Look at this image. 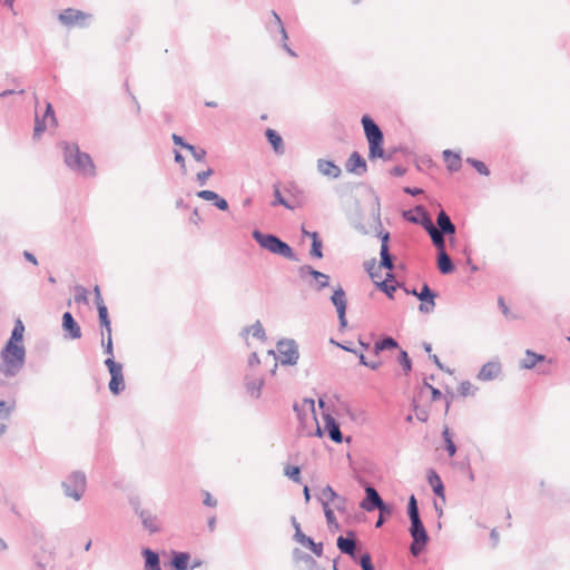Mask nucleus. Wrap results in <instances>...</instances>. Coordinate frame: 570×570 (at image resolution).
<instances>
[{"instance_id": "obj_1", "label": "nucleus", "mask_w": 570, "mask_h": 570, "mask_svg": "<svg viewBox=\"0 0 570 570\" xmlns=\"http://www.w3.org/2000/svg\"><path fill=\"white\" fill-rule=\"evenodd\" d=\"M66 166L85 177L95 176V165L91 157L79 149L75 142H62Z\"/></svg>"}, {"instance_id": "obj_2", "label": "nucleus", "mask_w": 570, "mask_h": 570, "mask_svg": "<svg viewBox=\"0 0 570 570\" xmlns=\"http://www.w3.org/2000/svg\"><path fill=\"white\" fill-rule=\"evenodd\" d=\"M0 372L7 376H16L26 362V348L22 343L7 341L0 352Z\"/></svg>"}, {"instance_id": "obj_3", "label": "nucleus", "mask_w": 570, "mask_h": 570, "mask_svg": "<svg viewBox=\"0 0 570 570\" xmlns=\"http://www.w3.org/2000/svg\"><path fill=\"white\" fill-rule=\"evenodd\" d=\"M361 122L368 142V158H384L386 160H390L391 156H386L383 150L384 136L381 128L368 115H364L361 119Z\"/></svg>"}, {"instance_id": "obj_4", "label": "nucleus", "mask_w": 570, "mask_h": 570, "mask_svg": "<svg viewBox=\"0 0 570 570\" xmlns=\"http://www.w3.org/2000/svg\"><path fill=\"white\" fill-rule=\"evenodd\" d=\"M252 236L262 248L271 252L272 254L279 255L289 261H297L293 248L278 236L274 234H265L258 229H255L252 233Z\"/></svg>"}, {"instance_id": "obj_5", "label": "nucleus", "mask_w": 570, "mask_h": 570, "mask_svg": "<svg viewBox=\"0 0 570 570\" xmlns=\"http://www.w3.org/2000/svg\"><path fill=\"white\" fill-rule=\"evenodd\" d=\"M107 346L108 341L105 343V340H102L104 353L108 355V357L105 360V365L110 373L109 390L114 395H118L126 387L122 374V365L116 362L114 358V346L111 345L110 352H107Z\"/></svg>"}, {"instance_id": "obj_6", "label": "nucleus", "mask_w": 570, "mask_h": 570, "mask_svg": "<svg viewBox=\"0 0 570 570\" xmlns=\"http://www.w3.org/2000/svg\"><path fill=\"white\" fill-rule=\"evenodd\" d=\"M63 494L75 501H80L87 488V480L83 472L73 471L62 482Z\"/></svg>"}, {"instance_id": "obj_7", "label": "nucleus", "mask_w": 570, "mask_h": 570, "mask_svg": "<svg viewBox=\"0 0 570 570\" xmlns=\"http://www.w3.org/2000/svg\"><path fill=\"white\" fill-rule=\"evenodd\" d=\"M411 525L409 532L412 537V543L410 546V552L412 556L417 557L425 549L430 537L421 520V518L410 520Z\"/></svg>"}, {"instance_id": "obj_8", "label": "nucleus", "mask_w": 570, "mask_h": 570, "mask_svg": "<svg viewBox=\"0 0 570 570\" xmlns=\"http://www.w3.org/2000/svg\"><path fill=\"white\" fill-rule=\"evenodd\" d=\"M360 507L367 512L377 510L382 514L391 515L393 513V507L385 503L372 485L365 487V498L360 503Z\"/></svg>"}, {"instance_id": "obj_9", "label": "nucleus", "mask_w": 570, "mask_h": 570, "mask_svg": "<svg viewBox=\"0 0 570 570\" xmlns=\"http://www.w3.org/2000/svg\"><path fill=\"white\" fill-rule=\"evenodd\" d=\"M277 352L282 365H295L299 358L298 347L294 340H281L277 343Z\"/></svg>"}, {"instance_id": "obj_10", "label": "nucleus", "mask_w": 570, "mask_h": 570, "mask_svg": "<svg viewBox=\"0 0 570 570\" xmlns=\"http://www.w3.org/2000/svg\"><path fill=\"white\" fill-rule=\"evenodd\" d=\"M135 513L140 518L141 523L150 533H157L161 530V524L156 514L150 510L141 509L138 500H131Z\"/></svg>"}, {"instance_id": "obj_11", "label": "nucleus", "mask_w": 570, "mask_h": 570, "mask_svg": "<svg viewBox=\"0 0 570 570\" xmlns=\"http://www.w3.org/2000/svg\"><path fill=\"white\" fill-rule=\"evenodd\" d=\"M94 293H95V303H96L97 309H98L99 324L101 327H105L108 333L107 352H110L111 351V323H110L109 315H108V308H107L106 304L104 303V299H102V296L100 293V288L98 285L95 286Z\"/></svg>"}, {"instance_id": "obj_12", "label": "nucleus", "mask_w": 570, "mask_h": 570, "mask_svg": "<svg viewBox=\"0 0 570 570\" xmlns=\"http://www.w3.org/2000/svg\"><path fill=\"white\" fill-rule=\"evenodd\" d=\"M90 17H91L90 14L85 13L80 10L68 8L59 14L58 19L63 26H67V27H72V26L85 27L86 19H89Z\"/></svg>"}, {"instance_id": "obj_13", "label": "nucleus", "mask_w": 570, "mask_h": 570, "mask_svg": "<svg viewBox=\"0 0 570 570\" xmlns=\"http://www.w3.org/2000/svg\"><path fill=\"white\" fill-rule=\"evenodd\" d=\"M377 236L381 239V250H380V267H383L387 271H392L394 268L393 256L390 254V233L380 230Z\"/></svg>"}, {"instance_id": "obj_14", "label": "nucleus", "mask_w": 570, "mask_h": 570, "mask_svg": "<svg viewBox=\"0 0 570 570\" xmlns=\"http://www.w3.org/2000/svg\"><path fill=\"white\" fill-rule=\"evenodd\" d=\"M331 302L335 306L341 326L346 325V295L344 289L338 286L331 296Z\"/></svg>"}, {"instance_id": "obj_15", "label": "nucleus", "mask_w": 570, "mask_h": 570, "mask_svg": "<svg viewBox=\"0 0 570 570\" xmlns=\"http://www.w3.org/2000/svg\"><path fill=\"white\" fill-rule=\"evenodd\" d=\"M298 275L302 277V278H306L307 276H312L315 278L316 281V289L317 291H321L325 287L328 286V281H330V276L320 272V271H316L314 269L312 266L309 265H303L298 268Z\"/></svg>"}, {"instance_id": "obj_16", "label": "nucleus", "mask_w": 570, "mask_h": 570, "mask_svg": "<svg viewBox=\"0 0 570 570\" xmlns=\"http://www.w3.org/2000/svg\"><path fill=\"white\" fill-rule=\"evenodd\" d=\"M345 168L351 174L363 176L367 171V164L357 151H353L345 163Z\"/></svg>"}, {"instance_id": "obj_17", "label": "nucleus", "mask_w": 570, "mask_h": 570, "mask_svg": "<svg viewBox=\"0 0 570 570\" xmlns=\"http://www.w3.org/2000/svg\"><path fill=\"white\" fill-rule=\"evenodd\" d=\"M435 292H433L428 284H423L417 295V298L422 302L419 306L420 312L430 313L435 306Z\"/></svg>"}, {"instance_id": "obj_18", "label": "nucleus", "mask_w": 570, "mask_h": 570, "mask_svg": "<svg viewBox=\"0 0 570 570\" xmlns=\"http://www.w3.org/2000/svg\"><path fill=\"white\" fill-rule=\"evenodd\" d=\"M62 328L71 340L81 337V328L70 312H65L62 315Z\"/></svg>"}, {"instance_id": "obj_19", "label": "nucleus", "mask_w": 570, "mask_h": 570, "mask_svg": "<svg viewBox=\"0 0 570 570\" xmlns=\"http://www.w3.org/2000/svg\"><path fill=\"white\" fill-rule=\"evenodd\" d=\"M336 544L342 553L355 558L356 539L353 531H348L347 537L340 535L336 540Z\"/></svg>"}, {"instance_id": "obj_20", "label": "nucleus", "mask_w": 570, "mask_h": 570, "mask_svg": "<svg viewBox=\"0 0 570 570\" xmlns=\"http://www.w3.org/2000/svg\"><path fill=\"white\" fill-rule=\"evenodd\" d=\"M271 16H272V20H269L266 23V29L269 32V35L274 38L275 35L278 33L281 36V40H287L288 35H287V31L285 30V27L283 24L281 17L275 11H272Z\"/></svg>"}, {"instance_id": "obj_21", "label": "nucleus", "mask_w": 570, "mask_h": 570, "mask_svg": "<svg viewBox=\"0 0 570 570\" xmlns=\"http://www.w3.org/2000/svg\"><path fill=\"white\" fill-rule=\"evenodd\" d=\"M501 373V364L500 362H488L485 363L481 370L479 371L476 377L480 381H492L499 376Z\"/></svg>"}, {"instance_id": "obj_22", "label": "nucleus", "mask_w": 570, "mask_h": 570, "mask_svg": "<svg viewBox=\"0 0 570 570\" xmlns=\"http://www.w3.org/2000/svg\"><path fill=\"white\" fill-rule=\"evenodd\" d=\"M424 229L431 237L433 245L436 247L438 253L446 252L445 250V239L444 235L434 226L433 222H425Z\"/></svg>"}, {"instance_id": "obj_23", "label": "nucleus", "mask_w": 570, "mask_h": 570, "mask_svg": "<svg viewBox=\"0 0 570 570\" xmlns=\"http://www.w3.org/2000/svg\"><path fill=\"white\" fill-rule=\"evenodd\" d=\"M324 424L330 439L335 443H341L343 441V434L336 420L331 414H325Z\"/></svg>"}, {"instance_id": "obj_24", "label": "nucleus", "mask_w": 570, "mask_h": 570, "mask_svg": "<svg viewBox=\"0 0 570 570\" xmlns=\"http://www.w3.org/2000/svg\"><path fill=\"white\" fill-rule=\"evenodd\" d=\"M317 170L321 175L330 178H338L342 174L341 168L335 163L326 159L317 160Z\"/></svg>"}, {"instance_id": "obj_25", "label": "nucleus", "mask_w": 570, "mask_h": 570, "mask_svg": "<svg viewBox=\"0 0 570 570\" xmlns=\"http://www.w3.org/2000/svg\"><path fill=\"white\" fill-rule=\"evenodd\" d=\"M414 210L416 215H413L411 210L403 212L404 219L414 224H420L423 228L424 224H426L425 222H432L429 213L425 210L424 207L416 206Z\"/></svg>"}, {"instance_id": "obj_26", "label": "nucleus", "mask_w": 570, "mask_h": 570, "mask_svg": "<svg viewBox=\"0 0 570 570\" xmlns=\"http://www.w3.org/2000/svg\"><path fill=\"white\" fill-rule=\"evenodd\" d=\"M141 554L145 558V570H161L160 559L157 552L149 548H145L142 549Z\"/></svg>"}, {"instance_id": "obj_27", "label": "nucleus", "mask_w": 570, "mask_h": 570, "mask_svg": "<svg viewBox=\"0 0 570 570\" xmlns=\"http://www.w3.org/2000/svg\"><path fill=\"white\" fill-rule=\"evenodd\" d=\"M438 268L441 274H451L454 271V264L446 252L438 253L436 257Z\"/></svg>"}, {"instance_id": "obj_28", "label": "nucleus", "mask_w": 570, "mask_h": 570, "mask_svg": "<svg viewBox=\"0 0 570 570\" xmlns=\"http://www.w3.org/2000/svg\"><path fill=\"white\" fill-rule=\"evenodd\" d=\"M428 482L432 487V490L436 497L444 499V485L440 475L434 471L430 470L428 474Z\"/></svg>"}, {"instance_id": "obj_29", "label": "nucleus", "mask_w": 570, "mask_h": 570, "mask_svg": "<svg viewBox=\"0 0 570 570\" xmlns=\"http://www.w3.org/2000/svg\"><path fill=\"white\" fill-rule=\"evenodd\" d=\"M524 354V357L520 361L521 368L531 370L538 362H542L544 360V355L537 354L531 350H527Z\"/></svg>"}, {"instance_id": "obj_30", "label": "nucleus", "mask_w": 570, "mask_h": 570, "mask_svg": "<svg viewBox=\"0 0 570 570\" xmlns=\"http://www.w3.org/2000/svg\"><path fill=\"white\" fill-rule=\"evenodd\" d=\"M293 558L295 561H301L307 566L309 570H317V562L316 560L309 556L308 553L303 552L298 548H295L293 550Z\"/></svg>"}, {"instance_id": "obj_31", "label": "nucleus", "mask_w": 570, "mask_h": 570, "mask_svg": "<svg viewBox=\"0 0 570 570\" xmlns=\"http://www.w3.org/2000/svg\"><path fill=\"white\" fill-rule=\"evenodd\" d=\"M265 135H266L268 142L272 145L274 151L276 154H283L284 148H283V139H282L281 135L277 131H275L274 129H267Z\"/></svg>"}, {"instance_id": "obj_32", "label": "nucleus", "mask_w": 570, "mask_h": 570, "mask_svg": "<svg viewBox=\"0 0 570 570\" xmlns=\"http://www.w3.org/2000/svg\"><path fill=\"white\" fill-rule=\"evenodd\" d=\"M397 347H399V343L396 342V340H394L391 336H386L383 340L377 341L374 344L373 352L375 355H379L383 351L393 350V348H397Z\"/></svg>"}, {"instance_id": "obj_33", "label": "nucleus", "mask_w": 570, "mask_h": 570, "mask_svg": "<svg viewBox=\"0 0 570 570\" xmlns=\"http://www.w3.org/2000/svg\"><path fill=\"white\" fill-rule=\"evenodd\" d=\"M443 157L450 171H458L461 168V158L458 154L446 149L443 151Z\"/></svg>"}, {"instance_id": "obj_34", "label": "nucleus", "mask_w": 570, "mask_h": 570, "mask_svg": "<svg viewBox=\"0 0 570 570\" xmlns=\"http://www.w3.org/2000/svg\"><path fill=\"white\" fill-rule=\"evenodd\" d=\"M190 556L187 552H175L171 559V566L176 570H187Z\"/></svg>"}, {"instance_id": "obj_35", "label": "nucleus", "mask_w": 570, "mask_h": 570, "mask_svg": "<svg viewBox=\"0 0 570 570\" xmlns=\"http://www.w3.org/2000/svg\"><path fill=\"white\" fill-rule=\"evenodd\" d=\"M311 239H312V246H311V250H309L311 257L317 258V259L322 258L323 257V252H322L323 243L318 236V233L313 232L311 234Z\"/></svg>"}, {"instance_id": "obj_36", "label": "nucleus", "mask_w": 570, "mask_h": 570, "mask_svg": "<svg viewBox=\"0 0 570 570\" xmlns=\"http://www.w3.org/2000/svg\"><path fill=\"white\" fill-rule=\"evenodd\" d=\"M393 278H394V275L392 273H387L385 281L375 282L376 287L380 291H382L383 293H385L386 296L390 297V298L394 297L393 294L396 291V287L401 286L400 284H397V285H390V284H387V281L393 279Z\"/></svg>"}, {"instance_id": "obj_37", "label": "nucleus", "mask_w": 570, "mask_h": 570, "mask_svg": "<svg viewBox=\"0 0 570 570\" xmlns=\"http://www.w3.org/2000/svg\"><path fill=\"white\" fill-rule=\"evenodd\" d=\"M249 333L258 340L266 338L265 330L259 321H256L253 325L245 327L242 332L243 335H247Z\"/></svg>"}, {"instance_id": "obj_38", "label": "nucleus", "mask_w": 570, "mask_h": 570, "mask_svg": "<svg viewBox=\"0 0 570 570\" xmlns=\"http://www.w3.org/2000/svg\"><path fill=\"white\" fill-rule=\"evenodd\" d=\"M24 334V325L20 318H17L8 341L21 343Z\"/></svg>"}, {"instance_id": "obj_39", "label": "nucleus", "mask_w": 570, "mask_h": 570, "mask_svg": "<svg viewBox=\"0 0 570 570\" xmlns=\"http://www.w3.org/2000/svg\"><path fill=\"white\" fill-rule=\"evenodd\" d=\"M318 502H332L338 499L337 493L333 490L331 485H326L323 488L320 493L316 495Z\"/></svg>"}, {"instance_id": "obj_40", "label": "nucleus", "mask_w": 570, "mask_h": 570, "mask_svg": "<svg viewBox=\"0 0 570 570\" xmlns=\"http://www.w3.org/2000/svg\"><path fill=\"white\" fill-rule=\"evenodd\" d=\"M264 384V381L262 379H256L253 381L247 382L246 387L248 393L255 397L258 399L261 396V390Z\"/></svg>"}, {"instance_id": "obj_41", "label": "nucleus", "mask_w": 570, "mask_h": 570, "mask_svg": "<svg viewBox=\"0 0 570 570\" xmlns=\"http://www.w3.org/2000/svg\"><path fill=\"white\" fill-rule=\"evenodd\" d=\"M442 436L445 443V450L450 456L456 453V445L454 444L449 428H445L442 432Z\"/></svg>"}, {"instance_id": "obj_42", "label": "nucleus", "mask_w": 570, "mask_h": 570, "mask_svg": "<svg viewBox=\"0 0 570 570\" xmlns=\"http://www.w3.org/2000/svg\"><path fill=\"white\" fill-rule=\"evenodd\" d=\"M284 206L287 209H294V206L291 205L282 195L279 187L277 185H274V200L272 203V206Z\"/></svg>"}, {"instance_id": "obj_43", "label": "nucleus", "mask_w": 570, "mask_h": 570, "mask_svg": "<svg viewBox=\"0 0 570 570\" xmlns=\"http://www.w3.org/2000/svg\"><path fill=\"white\" fill-rule=\"evenodd\" d=\"M397 362L402 366L405 374H409L412 371V361L406 351H400Z\"/></svg>"}, {"instance_id": "obj_44", "label": "nucleus", "mask_w": 570, "mask_h": 570, "mask_svg": "<svg viewBox=\"0 0 570 570\" xmlns=\"http://www.w3.org/2000/svg\"><path fill=\"white\" fill-rule=\"evenodd\" d=\"M14 410V402L0 401V421L9 420L12 411Z\"/></svg>"}, {"instance_id": "obj_45", "label": "nucleus", "mask_w": 570, "mask_h": 570, "mask_svg": "<svg viewBox=\"0 0 570 570\" xmlns=\"http://www.w3.org/2000/svg\"><path fill=\"white\" fill-rule=\"evenodd\" d=\"M407 514H409L410 520L421 518L419 507H417V501H416L414 494H412L409 498Z\"/></svg>"}, {"instance_id": "obj_46", "label": "nucleus", "mask_w": 570, "mask_h": 570, "mask_svg": "<svg viewBox=\"0 0 570 570\" xmlns=\"http://www.w3.org/2000/svg\"><path fill=\"white\" fill-rule=\"evenodd\" d=\"M284 474L286 476H288L295 483H301V481H302L299 466L287 465L284 469Z\"/></svg>"}, {"instance_id": "obj_47", "label": "nucleus", "mask_w": 570, "mask_h": 570, "mask_svg": "<svg viewBox=\"0 0 570 570\" xmlns=\"http://www.w3.org/2000/svg\"><path fill=\"white\" fill-rule=\"evenodd\" d=\"M466 163L470 164L473 168H475V170L479 174H481L483 176H489L490 170L487 167V165L484 163H482L481 160H478V159H474V158H468Z\"/></svg>"}, {"instance_id": "obj_48", "label": "nucleus", "mask_w": 570, "mask_h": 570, "mask_svg": "<svg viewBox=\"0 0 570 570\" xmlns=\"http://www.w3.org/2000/svg\"><path fill=\"white\" fill-rule=\"evenodd\" d=\"M48 120H46L45 118H39L38 116H36V121H35V128H33V137L37 138V137H40L42 132H45V130L47 129V126H48Z\"/></svg>"}, {"instance_id": "obj_49", "label": "nucleus", "mask_w": 570, "mask_h": 570, "mask_svg": "<svg viewBox=\"0 0 570 570\" xmlns=\"http://www.w3.org/2000/svg\"><path fill=\"white\" fill-rule=\"evenodd\" d=\"M75 291H76L75 302L79 303V304L80 303L87 304L88 303V291L81 285H77L75 287Z\"/></svg>"}, {"instance_id": "obj_50", "label": "nucleus", "mask_w": 570, "mask_h": 570, "mask_svg": "<svg viewBox=\"0 0 570 570\" xmlns=\"http://www.w3.org/2000/svg\"><path fill=\"white\" fill-rule=\"evenodd\" d=\"M187 150L190 151L191 156L196 161H203L206 157V150L203 148L195 147L194 145H189Z\"/></svg>"}, {"instance_id": "obj_51", "label": "nucleus", "mask_w": 570, "mask_h": 570, "mask_svg": "<svg viewBox=\"0 0 570 570\" xmlns=\"http://www.w3.org/2000/svg\"><path fill=\"white\" fill-rule=\"evenodd\" d=\"M304 547L309 549L317 557H321L323 554V544L321 542H314L312 538L308 539Z\"/></svg>"}, {"instance_id": "obj_52", "label": "nucleus", "mask_w": 570, "mask_h": 570, "mask_svg": "<svg viewBox=\"0 0 570 570\" xmlns=\"http://www.w3.org/2000/svg\"><path fill=\"white\" fill-rule=\"evenodd\" d=\"M450 216L444 212L440 210L436 217V225L438 229L441 230L443 227H445L449 223H451Z\"/></svg>"}, {"instance_id": "obj_53", "label": "nucleus", "mask_w": 570, "mask_h": 570, "mask_svg": "<svg viewBox=\"0 0 570 570\" xmlns=\"http://www.w3.org/2000/svg\"><path fill=\"white\" fill-rule=\"evenodd\" d=\"M362 570H374V566L372 563V558L370 553H364L361 556L358 561Z\"/></svg>"}, {"instance_id": "obj_54", "label": "nucleus", "mask_w": 570, "mask_h": 570, "mask_svg": "<svg viewBox=\"0 0 570 570\" xmlns=\"http://www.w3.org/2000/svg\"><path fill=\"white\" fill-rule=\"evenodd\" d=\"M459 393L462 396L473 395L474 394L473 385L469 381H463L459 386Z\"/></svg>"}, {"instance_id": "obj_55", "label": "nucleus", "mask_w": 570, "mask_h": 570, "mask_svg": "<svg viewBox=\"0 0 570 570\" xmlns=\"http://www.w3.org/2000/svg\"><path fill=\"white\" fill-rule=\"evenodd\" d=\"M196 195L204 200L215 202L218 199V194L213 190H199Z\"/></svg>"}, {"instance_id": "obj_56", "label": "nucleus", "mask_w": 570, "mask_h": 570, "mask_svg": "<svg viewBox=\"0 0 570 570\" xmlns=\"http://www.w3.org/2000/svg\"><path fill=\"white\" fill-rule=\"evenodd\" d=\"M213 174H214V170H213L212 168H208L207 170H204V171H199V173L196 175L197 183H198L200 186L206 185L207 179H208Z\"/></svg>"}, {"instance_id": "obj_57", "label": "nucleus", "mask_w": 570, "mask_h": 570, "mask_svg": "<svg viewBox=\"0 0 570 570\" xmlns=\"http://www.w3.org/2000/svg\"><path fill=\"white\" fill-rule=\"evenodd\" d=\"M293 539L301 543L302 546H305L308 541L309 537H307L303 531L301 530V527H297V531H295Z\"/></svg>"}, {"instance_id": "obj_58", "label": "nucleus", "mask_w": 570, "mask_h": 570, "mask_svg": "<svg viewBox=\"0 0 570 570\" xmlns=\"http://www.w3.org/2000/svg\"><path fill=\"white\" fill-rule=\"evenodd\" d=\"M42 118L48 120L51 125L56 124L55 111L51 104H47L46 111Z\"/></svg>"}, {"instance_id": "obj_59", "label": "nucleus", "mask_w": 570, "mask_h": 570, "mask_svg": "<svg viewBox=\"0 0 570 570\" xmlns=\"http://www.w3.org/2000/svg\"><path fill=\"white\" fill-rule=\"evenodd\" d=\"M346 413L347 415L353 420V421H363L364 420V412L361 411V410H351V409H346Z\"/></svg>"}, {"instance_id": "obj_60", "label": "nucleus", "mask_w": 570, "mask_h": 570, "mask_svg": "<svg viewBox=\"0 0 570 570\" xmlns=\"http://www.w3.org/2000/svg\"><path fill=\"white\" fill-rule=\"evenodd\" d=\"M171 139H173V141H174V144H175V145L180 146V147H181V148H184V149H187V147L190 145V144L186 142V141L183 139V137H180V136H179V135H177V134H173V135H171Z\"/></svg>"}, {"instance_id": "obj_61", "label": "nucleus", "mask_w": 570, "mask_h": 570, "mask_svg": "<svg viewBox=\"0 0 570 570\" xmlns=\"http://www.w3.org/2000/svg\"><path fill=\"white\" fill-rule=\"evenodd\" d=\"M325 518H326V521H327L330 527L334 525L335 529H338L340 525L336 522V519H335L333 510L332 511H326Z\"/></svg>"}, {"instance_id": "obj_62", "label": "nucleus", "mask_w": 570, "mask_h": 570, "mask_svg": "<svg viewBox=\"0 0 570 570\" xmlns=\"http://www.w3.org/2000/svg\"><path fill=\"white\" fill-rule=\"evenodd\" d=\"M456 230L455 225L451 222L445 227H443L440 232L442 235H454Z\"/></svg>"}, {"instance_id": "obj_63", "label": "nucleus", "mask_w": 570, "mask_h": 570, "mask_svg": "<svg viewBox=\"0 0 570 570\" xmlns=\"http://www.w3.org/2000/svg\"><path fill=\"white\" fill-rule=\"evenodd\" d=\"M203 503L207 507H216L217 505V501L210 495L209 492H205V498H204V501Z\"/></svg>"}, {"instance_id": "obj_64", "label": "nucleus", "mask_w": 570, "mask_h": 570, "mask_svg": "<svg viewBox=\"0 0 570 570\" xmlns=\"http://www.w3.org/2000/svg\"><path fill=\"white\" fill-rule=\"evenodd\" d=\"M214 205L220 209V210H227L228 209V203L226 199L218 196V199L214 202Z\"/></svg>"}]
</instances>
